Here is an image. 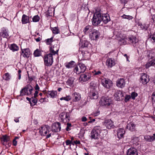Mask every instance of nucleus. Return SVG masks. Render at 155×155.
Here are the masks:
<instances>
[{
	"instance_id": "1",
	"label": "nucleus",
	"mask_w": 155,
	"mask_h": 155,
	"mask_svg": "<svg viewBox=\"0 0 155 155\" xmlns=\"http://www.w3.org/2000/svg\"><path fill=\"white\" fill-rule=\"evenodd\" d=\"M50 127L48 125H44L41 127L39 133L42 136H46V138H48L51 136Z\"/></svg>"
},
{
	"instance_id": "2",
	"label": "nucleus",
	"mask_w": 155,
	"mask_h": 155,
	"mask_svg": "<svg viewBox=\"0 0 155 155\" xmlns=\"http://www.w3.org/2000/svg\"><path fill=\"white\" fill-rule=\"evenodd\" d=\"M112 104L111 99L108 97H102L99 101V104L101 106L105 107L110 106Z\"/></svg>"
},
{
	"instance_id": "3",
	"label": "nucleus",
	"mask_w": 155,
	"mask_h": 155,
	"mask_svg": "<svg viewBox=\"0 0 155 155\" xmlns=\"http://www.w3.org/2000/svg\"><path fill=\"white\" fill-rule=\"evenodd\" d=\"M101 15L100 13H95L94 14L92 22L94 25L97 26L99 24L101 21Z\"/></svg>"
},
{
	"instance_id": "4",
	"label": "nucleus",
	"mask_w": 155,
	"mask_h": 155,
	"mask_svg": "<svg viewBox=\"0 0 155 155\" xmlns=\"http://www.w3.org/2000/svg\"><path fill=\"white\" fill-rule=\"evenodd\" d=\"M44 60L45 64L47 66H50L52 64L53 62V57L52 54H49L44 56Z\"/></svg>"
},
{
	"instance_id": "5",
	"label": "nucleus",
	"mask_w": 155,
	"mask_h": 155,
	"mask_svg": "<svg viewBox=\"0 0 155 155\" xmlns=\"http://www.w3.org/2000/svg\"><path fill=\"white\" fill-rule=\"evenodd\" d=\"M86 69V66L83 63H80L74 68V71L77 74L84 73Z\"/></svg>"
},
{
	"instance_id": "6",
	"label": "nucleus",
	"mask_w": 155,
	"mask_h": 155,
	"mask_svg": "<svg viewBox=\"0 0 155 155\" xmlns=\"http://www.w3.org/2000/svg\"><path fill=\"white\" fill-rule=\"evenodd\" d=\"M59 117L61 122L65 123L70 120V116L68 113L63 112L59 114Z\"/></svg>"
},
{
	"instance_id": "7",
	"label": "nucleus",
	"mask_w": 155,
	"mask_h": 155,
	"mask_svg": "<svg viewBox=\"0 0 155 155\" xmlns=\"http://www.w3.org/2000/svg\"><path fill=\"white\" fill-rule=\"evenodd\" d=\"M126 39L128 41L130 44L134 46L135 47L138 44V40L136 37L131 36L126 38Z\"/></svg>"
},
{
	"instance_id": "8",
	"label": "nucleus",
	"mask_w": 155,
	"mask_h": 155,
	"mask_svg": "<svg viewBox=\"0 0 155 155\" xmlns=\"http://www.w3.org/2000/svg\"><path fill=\"white\" fill-rule=\"evenodd\" d=\"M101 84L104 87L107 89L110 88L112 85V81L106 78H104L101 80Z\"/></svg>"
},
{
	"instance_id": "9",
	"label": "nucleus",
	"mask_w": 155,
	"mask_h": 155,
	"mask_svg": "<svg viewBox=\"0 0 155 155\" xmlns=\"http://www.w3.org/2000/svg\"><path fill=\"white\" fill-rule=\"evenodd\" d=\"M91 74L89 72L81 74L79 78V81L81 82H86L90 79Z\"/></svg>"
},
{
	"instance_id": "10",
	"label": "nucleus",
	"mask_w": 155,
	"mask_h": 155,
	"mask_svg": "<svg viewBox=\"0 0 155 155\" xmlns=\"http://www.w3.org/2000/svg\"><path fill=\"white\" fill-rule=\"evenodd\" d=\"M115 91V93L114 94L115 98L117 101L122 100L124 99V94L122 91L120 90L116 91L115 89H113Z\"/></svg>"
},
{
	"instance_id": "11",
	"label": "nucleus",
	"mask_w": 155,
	"mask_h": 155,
	"mask_svg": "<svg viewBox=\"0 0 155 155\" xmlns=\"http://www.w3.org/2000/svg\"><path fill=\"white\" fill-rule=\"evenodd\" d=\"M140 80L141 82L144 84H147L149 81L148 76L145 73L141 74Z\"/></svg>"
},
{
	"instance_id": "12",
	"label": "nucleus",
	"mask_w": 155,
	"mask_h": 155,
	"mask_svg": "<svg viewBox=\"0 0 155 155\" xmlns=\"http://www.w3.org/2000/svg\"><path fill=\"white\" fill-rule=\"evenodd\" d=\"M100 35V34L99 31L95 29H93L92 30V32L90 34V37H91L92 40H96L99 37Z\"/></svg>"
},
{
	"instance_id": "13",
	"label": "nucleus",
	"mask_w": 155,
	"mask_h": 155,
	"mask_svg": "<svg viewBox=\"0 0 155 155\" xmlns=\"http://www.w3.org/2000/svg\"><path fill=\"white\" fill-rule=\"evenodd\" d=\"M21 55L24 58H28L30 54V51L29 48L22 49L21 48Z\"/></svg>"
},
{
	"instance_id": "14",
	"label": "nucleus",
	"mask_w": 155,
	"mask_h": 155,
	"mask_svg": "<svg viewBox=\"0 0 155 155\" xmlns=\"http://www.w3.org/2000/svg\"><path fill=\"white\" fill-rule=\"evenodd\" d=\"M61 129V124L59 122H58L53 125L51 130L53 132H56L60 131Z\"/></svg>"
},
{
	"instance_id": "15",
	"label": "nucleus",
	"mask_w": 155,
	"mask_h": 155,
	"mask_svg": "<svg viewBox=\"0 0 155 155\" xmlns=\"http://www.w3.org/2000/svg\"><path fill=\"white\" fill-rule=\"evenodd\" d=\"M103 124L108 129H110L114 126L113 122L110 119L105 120L103 122Z\"/></svg>"
},
{
	"instance_id": "16",
	"label": "nucleus",
	"mask_w": 155,
	"mask_h": 155,
	"mask_svg": "<svg viewBox=\"0 0 155 155\" xmlns=\"http://www.w3.org/2000/svg\"><path fill=\"white\" fill-rule=\"evenodd\" d=\"M115 64V61L114 59L110 58L107 59L106 64L108 67L111 68L114 66Z\"/></svg>"
},
{
	"instance_id": "17",
	"label": "nucleus",
	"mask_w": 155,
	"mask_h": 155,
	"mask_svg": "<svg viewBox=\"0 0 155 155\" xmlns=\"http://www.w3.org/2000/svg\"><path fill=\"white\" fill-rule=\"evenodd\" d=\"M125 85V81L123 78L118 79L117 82V85L118 87L122 88Z\"/></svg>"
},
{
	"instance_id": "18",
	"label": "nucleus",
	"mask_w": 155,
	"mask_h": 155,
	"mask_svg": "<svg viewBox=\"0 0 155 155\" xmlns=\"http://www.w3.org/2000/svg\"><path fill=\"white\" fill-rule=\"evenodd\" d=\"M127 155H138L137 150L134 148H130L127 150Z\"/></svg>"
},
{
	"instance_id": "19",
	"label": "nucleus",
	"mask_w": 155,
	"mask_h": 155,
	"mask_svg": "<svg viewBox=\"0 0 155 155\" xmlns=\"http://www.w3.org/2000/svg\"><path fill=\"white\" fill-rule=\"evenodd\" d=\"M117 137L119 139H121L123 137L125 133L124 129L122 128H119L117 130Z\"/></svg>"
},
{
	"instance_id": "20",
	"label": "nucleus",
	"mask_w": 155,
	"mask_h": 155,
	"mask_svg": "<svg viewBox=\"0 0 155 155\" xmlns=\"http://www.w3.org/2000/svg\"><path fill=\"white\" fill-rule=\"evenodd\" d=\"M126 128L132 132L136 130V125L132 122L127 124Z\"/></svg>"
},
{
	"instance_id": "21",
	"label": "nucleus",
	"mask_w": 155,
	"mask_h": 155,
	"mask_svg": "<svg viewBox=\"0 0 155 155\" xmlns=\"http://www.w3.org/2000/svg\"><path fill=\"white\" fill-rule=\"evenodd\" d=\"M73 101L77 102L79 101L81 98V94L75 92L72 94Z\"/></svg>"
},
{
	"instance_id": "22",
	"label": "nucleus",
	"mask_w": 155,
	"mask_h": 155,
	"mask_svg": "<svg viewBox=\"0 0 155 155\" xmlns=\"http://www.w3.org/2000/svg\"><path fill=\"white\" fill-rule=\"evenodd\" d=\"M101 21H102L105 24L107 23L110 20V16L108 14H103L101 15Z\"/></svg>"
},
{
	"instance_id": "23",
	"label": "nucleus",
	"mask_w": 155,
	"mask_h": 155,
	"mask_svg": "<svg viewBox=\"0 0 155 155\" xmlns=\"http://www.w3.org/2000/svg\"><path fill=\"white\" fill-rule=\"evenodd\" d=\"M91 139H97L100 137V134L93 129L91 131Z\"/></svg>"
},
{
	"instance_id": "24",
	"label": "nucleus",
	"mask_w": 155,
	"mask_h": 155,
	"mask_svg": "<svg viewBox=\"0 0 155 155\" xmlns=\"http://www.w3.org/2000/svg\"><path fill=\"white\" fill-rule=\"evenodd\" d=\"M75 79L74 77L69 78L66 81V84L69 86L72 87L74 86V83Z\"/></svg>"
},
{
	"instance_id": "25",
	"label": "nucleus",
	"mask_w": 155,
	"mask_h": 155,
	"mask_svg": "<svg viewBox=\"0 0 155 155\" xmlns=\"http://www.w3.org/2000/svg\"><path fill=\"white\" fill-rule=\"evenodd\" d=\"M28 90L27 89V85L22 89L20 91V95L23 96L24 95H29V92H28Z\"/></svg>"
},
{
	"instance_id": "26",
	"label": "nucleus",
	"mask_w": 155,
	"mask_h": 155,
	"mask_svg": "<svg viewBox=\"0 0 155 155\" xmlns=\"http://www.w3.org/2000/svg\"><path fill=\"white\" fill-rule=\"evenodd\" d=\"M29 22L28 16L25 15H23L21 19V22L23 24H25Z\"/></svg>"
},
{
	"instance_id": "27",
	"label": "nucleus",
	"mask_w": 155,
	"mask_h": 155,
	"mask_svg": "<svg viewBox=\"0 0 155 155\" xmlns=\"http://www.w3.org/2000/svg\"><path fill=\"white\" fill-rule=\"evenodd\" d=\"M0 36L3 38H7L8 36V35L6 30L3 29L1 32H0Z\"/></svg>"
},
{
	"instance_id": "28",
	"label": "nucleus",
	"mask_w": 155,
	"mask_h": 155,
	"mask_svg": "<svg viewBox=\"0 0 155 155\" xmlns=\"http://www.w3.org/2000/svg\"><path fill=\"white\" fill-rule=\"evenodd\" d=\"M90 98L91 99H96L98 98V96L97 92H91L90 93Z\"/></svg>"
},
{
	"instance_id": "29",
	"label": "nucleus",
	"mask_w": 155,
	"mask_h": 155,
	"mask_svg": "<svg viewBox=\"0 0 155 155\" xmlns=\"http://www.w3.org/2000/svg\"><path fill=\"white\" fill-rule=\"evenodd\" d=\"M155 64V58L151 61H149L145 65L146 68H148L151 66H153Z\"/></svg>"
},
{
	"instance_id": "30",
	"label": "nucleus",
	"mask_w": 155,
	"mask_h": 155,
	"mask_svg": "<svg viewBox=\"0 0 155 155\" xmlns=\"http://www.w3.org/2000/svg\"><path fill=\"white\" fill-rule=\"evenodd\" d=\"M48 94L52 98L56 97L57 95V91H48Z\"/></svg>"
},
{
	"instance_id": "31",
	"label": "nucleus",
	"mask_w": 155,
	"mask_h": 155,
	"mask_svg": "<svg viewBox=\"0 0 155 155\" xmlns=\"http://www.w3.org/2000/svg\"><path fill=\"white\" fill-rule=\"evenodd\" d=\"M147 56L149 58L152 59L155 56V52L152 51H149L147 52Z\"/></svg>"
},
{
	"instance_id": "32",
	"label": "nucleus",
	"mask_w": 155,
	"mask_h": 155,
	"mask_svg": "<svg viewBox=\"0 0 155 155\" xmlns=\"http://www.w3.org/2000/svg\"><path fill=\"white\" fill-rule=\"evenodd\" d=\"M102 129V128L100 126H97L94 127L93 130H94L95 132H97L100 134Z\"/></svg>"
},
{
	"instance_id": "33",
	"label": "nucleus",
	"mask_w": 155,
	"mask_h": 155,
	"mask_svg": "<svg viewBox=\"0 0 155 155\" xmlns=\"http://www.w3.org/2000/svg\"><path fill=\"white\" fill-rule=\"evenodd\" d=\"M74 61H71L69 62L68 64H67L65 65V66L66 67V68H71L74 67Z\"/></svg>"
},
{
	"instance_id": "34",
	"label": "nucleus",
	"mask_w": 155,
	"mask_h": 155,
	"mask_svg": "<svg viewBox=\"0 0 155 155\" xmlns=\"http://www.w3.org/2000/svg\"><path fill=\"white\" fill-rule=\"evenodd\" d=\"M107 133V132L106 130L102 129L100 132V136H101V137H104L106 136Z\"/></svg>"
},
{
	"instance_id": "35",
	"label": "nucleus",
	"mask_w": 155,
	"mask_h": 155,
	"mask_svg": "<svg viewBox=\"0 0 155 155\" xmlns=\"http://www.w3.org/2000/svg\"><path fill=\"white\" fill-rule=\"evenodd\" d=\"M121 17L124 19H127L129 20H131L133 18V17L131 16L126 15L125 14H124Z\"/></svg>"
},
{
	"instance_id": "36",
	"label": "nucleus",
	"mask_w": 155,
	"mask_h": 155,
	"mask_svg": "<svg viewBox=\"0 0 155 155\" xmlns=\"http://www.w3.org/2000/svg\"><path fill=\"white\" fill-rule=\"evenodd\" d=\"M11 49L13 51H17L18 49V47L15 44L12 45L10 47Z\"/></svg>"
},
{
	"instance_id": "37",
	"label": "nucleus",
	"mask_w": 155,
	"mask_h": 155,
	"mask_svg": "<svg viewBox=\"0 0 155 155\" xmlns=\"http://www.w3.org/2000/svg\"><path fill=\"white\" fill-rule=\"evenodd\" d=\"M91 27L90 26H87L84 28L83 31L85 34H87L89 31H90Z\"/></svg>"
},
{
	"instance_id": "38",
	"label": "nucleus",
	"mask_w": 155,
	"mask_h": 155,
	"mask_svg": "<svg viewBox=\"0 0 155 155\" xmlns=\"http://www.w3.org/2000/svg\"><path fill=\"white\" fill-rule=\"evenodd\" d=\"M34 55L35 57L39 56L41 55V52L38 49H37L35 51Z\"/></svg>"
},
{
	"instance_id": "39",
	"label": "nucleus",
	"mask_w": 155,
	"mask_h": 155,
	"mask_svg": "<svg viewBox=\"0 0 155 155\" xmlns=\"http://www.w3.org/2000/svg\"><path fill=\"white\" fill-rule=\"evenodd\" d=\"M81 47L83 48L87 47L89 45L88 42L85 40L83 41L81 43Z\"/></svg>"
},
{
	"instance_id": "40",
	"label": "nucleus",
	"mask_w": 155,
	"mask_h": 155,
	"mask_svg": "<svg viewBox=\"0 0 155 155\" xmlns=\"http://www.w3.org/2000/svg\"><path fill=\"white\" fill-rule=\"evenodd\" d=\"M3 78L6 81H8L10 79V75L8 73H7L3 76Z\"/></svg>"
},
{
	"instance_id": "41",
	"label": "nucleus",
	"mask_w": 155,
	"mask_h": 155,
	"mask_svg": "<svg viewBox=\"0 0 155 155\" xmlns=\"http://www.w3.org/2000/svg\"><path fill=\"white\" fill-rule=\"evenodd\" d=\"M27 87L29 91L28 92L29 94H31L32 93V91H33L32 87L30 84H28L27 85Z\"/></svg>"
},
{
	"instance_id": "42",
	"label": "nucleus",
	"mask_w": 155,
	"mask_h": 155,
	"mask_svg": "<svg viewBox=\"0 0 155 155\" xmlns=\"http://www.w3.org/2000/svg\"><path fill=\"white\" fill-rule=\"evenodd\" d=\"M52 31L53 33L55 34H58L59 32V31L58 27H55L53 28Z\"/></svg>"
},
{
	"instance_id": "43",
	"label": "nucleus",
	"mask_w": 155,
	"mask_h": 155,
	"mask_svg": "<svg viewBox=\"0 0 155 155\" xmlns=\"http://www.w3.org/2000/svg\"><path fill=\"white\" fill-rule=\"evenodd\" d=\"M40 18L38 15L35 16L32 18L33 21L34 22H37L39 21Z\"/></svg>"
},
{
	"instance_id": "44",
	"label": "nucleus",
	"mask_w": 155,
	"mask_h": 155,
	"mask_svg": "<svg viewBox=\"0 0 155 155\" xmlns=\"http://www.w3.org/2000/svg\"><path fill=\"white\" fill-rule=\"evenodd\" d=\"M50 54H52V56L53 55H54L58 53L57 52L55 51L52 48V47H51L50 48Z\"/></svg>"
},
{
	"instance_id": "45",
	"label": "nucleus",
	"mask_w": 155,
	"mask_h": 155,
	"mask_svg": "<svg viewBox=\"0 0 155 155\" xmlns=\"http://www.w3.org/2000/svg\"><path fill=\"white\" fill-rule=\"evenodd\" d=\"M2 138L4 142H7L10 140L9 137L6 135L3 136L2 137Z\"/></svg>"
},
{
	"instance_id": "46",
	"label": "nucleus",
	"mask_w": 155,
	"mask_h": 155,
	"mask_svg": "<svg viewBox=\"0 0 155 155\" xmlns=\"http://www.w3.org/2000/svg\"><path fill=\"white\" fill-rule=\"evenodd\" d=\"M53 38L51 37L50 38H48L47 40H46V44L48 45L51 44L53 41Z\"/></svg>"
},
{
	"instance_id": "47",
	"label": "nucleus",
	"mask_w": 155,
	"mask_h": 155,
	"mask_svg": "<svg viewBox=\"0 0 155 155\" xmlns=\"http://www.w3.org/2000/svg\"><path fill=\"white\" fill-rule=\"evenodd\" d=\"M71 99V97L70 96H67L65 97H62L60 98L61 100H64L67 101H68L70 100Z\"/></svg>"
},
{
	"instance_id": "48",
	"label": "nucleus",
	"mask_w": 155,
	"mask_h": 155,
	"mask_svg": "<svg viewBox=\"0 0 155 155\" xmlns=\"http://www.w3.org/2000/svg\"><path fill=\"white\" fill-rule=\"evenodd\" d=\"M52 47V48L55 51H56L58 53L59 50V48L57 45H54Z\"/></svg>"
},
{
	"instance_id": "49",
	"label": "nucleus",
	"mask_w": 155,
	"mask_h": 155,
	"mask_svg": "<svg viewBox=\"0 0 155 155\" xmlns=\"http://www.w3.org/2000/svg\"><path fill=\"white\" fill-rule=\"evenodd\" d=\"M137 96V94L135 92H133L131 93V97L132 98L133 100L135 99V97Z\"/></svg>"
},
{
	"instance_id": "50",
	"label": "nucleus",
	"mask_w": 155,
	"mask_h": 155,
	"mask_svg": "<svg viewBox=\"0 0 155 155\" xmlns=\"http://www.w3.org/2000/svg\"><path fill=\"white\" fill-rule=\"evenodd\" d=\"M30 100L34 103L35 104H36L37 103V100L36 98V97H34V98L31 97L30 99Z\"/></svg>"
},
{
	"instance_id": "51",
	"label": "nucleus",
	"mask_w": 155,
	"mask_h": 155,
	"mask_svg": "<svg viewBox=\"0 0 155 155\" xmlns=\"http://www.w3.org/2000/svg\"><path fill=\"white\" fill-rule=\"evenodd\" d=\"M151 137L150 136L147 135L144 137V139L147 141L149 142L150 141Z\"/></svg>"
},
{
	"instance_id": "52",
	"label": "nucleus",
	"mask_w": 155,
	"mask_h": 155,
	"mask_svg": "<svg viewBox=\"0 0 155 155\" xmlns=\"http://www.w3.org/2000/svg\"><path fill=\"white\" fill-rule=\"evenodd\" d=\"M140 26L142 29L147 30L148 28V26L145 24L141 25Z\"/></svg>"
},
{
	"instance_id": "53",
	"label": "nucleus",
	"mask_w": 155,
	"mask_h": 155,
	"mask_svg": "<svg viewBox=\"0 0 155 155\" xmlns=\"http://www.w3.org/2000/svg\"><path fill=\"white\" fill-rule=\"evenodd\" d=\"M67 127L66 128V130L69 131L70 130V127H71V123H67Z\"/></svg>"
},
{
	"instance_id": "54",
	"label": "nucleus",
	"mask_w": 155,
	"mask_h": 155,
	"mask_svg": "<svg viewBox=\"0 0 155 155\" xmlns=\"http://www.w3.org/2000/svg\"><path fill=\"white\" fill-rule=\"evenodd\" d=\"M100 111L97 110V111L94 112L93 113V115L94 116H97L100 114Z\"/></svg>"
},
{
	"instance_id": "55",
	"label": "nucleus",
	"mask_w": 155,
	"mask_h": 155,
	"mask_svg": "<svg viewBox=\"0 0 155 155\" xmlns=\"http://www.w3.org/2000/svg\"><path fill=\"white\" fill-rule=\"evenodd\" d=\"M130 97L129 95H126L125 97V101L126 102H127L130 99Z\"/></svg>"
},
{
	"instance_id": "56",
	"label": "nucleus",
	"mask_w": 155,
	"mask_h": 155,
	"mask_svg": "<svg viewBox=\"0 0 155 155\" xmlns=\"http://www.w3.org/2000/svg\"><path fill=\"white\" fill-rule=\"evenodd\" d=\"M95 73L94 74V75H100V74H101V73L100 71H94Z\"/></svg>"
},
{
	"instance_id": "57",
	"label": "nucleus",
	"mask_w": 155,
	"mask_h": 155,
	"mask_svg": "<svg viewBox=\"0 0 155 155\" xmlns=\"http://www.w3.org/2000/svg\"><path fill=\"white\" fill-rule=\"evenodd\" d=\"M152 99L153 101L155 102V91L152 94Z\"/></svg>"
},
{
	"instance_id": "58",
	"label": "nucleus",
	"mask_w": 155,
	"mask_h": 155,
	"mask_svg": "<svg viewBox=\"0 0 155 155\" xmlns=\"http://www.w3.org/2000/svg\"><path fill=\"white\" fill-rule=\"evenodd\" d=\"M66 145H70V146H71V141L70 140H67L66 141Z\"/></svg>"
},
{
	"instance_id": "59",
	"label": "nucleus",
	"mask_w": 155,
	"mask_h": 155,
	"mask_svg": "<svg viewBox=\"0 0 155 155\" xmlns=\"http://www.w3.org/2000/svg\"><path fill=\"white\" fill-rule=\"evenodd\" d=\"M151 37V40H153V41L155 42V33H154V35H152Z\"/></svg>"
},
{
	"instance_id": "60",
	"label": "nucleus",
	"mask_w": 155,
	"mask_h": 155,
	"mask_svg": "<svg viewBox=\"0 0 155 155\" xmlns=\"http://www.w3.org/2000/svg\"><path fill=\"white\" fill-rule=\"evenodd\" d=\"M52 12V11H51L49 8L47 12V14H48V15L49 16L51 15Z\"/></svg>"
},
{
	"instance_id": "61",
	"label": "nucleus",
	"mask_w": 155,
	"mask_h": 155,
	"mask_svg": "<svg viewBox=\"0 0 155 155\" xmlns=\"http://www.w3.org/2000/svg\"><path fill=\"white\" fill-rule=\"evenodd\" d=\"M74 143H75V144H80V142L79 140H77L74 141Z\"/></svg>"
},
{
	"instance_id": "62",
	"label": "nucleus",
	"mask_w": 155,
	"mask_h": 155,
	"mask_svg": "<svg viewBox=\"0 0 155 155\" xmlns=\"http://www.w3.org/2000/svg\"><path fill=\"white\" fill-rule=\"evenodd\" d=\"M87 120V118L85 117H82L81 120L82 121L84 122Z\"/></svg>"
},
{
	"instance_id": "63",
	"label": "nucleus",
	"mask_w": 155,
	"mask_h": 155,
	"mask_svg": "<svg viewBox=\"0 0 155 155\" xmlns=\"http://www.w3.org/2000/svg\"><path fill=\"white\" fill-rule=\"evenodd\" d=\"M13 144L14 146H16L17 144V141L15 139H14L13 141Z\"/></svg>"
},
{
	"instance_id": "64",
	"label": "nucleus",
	"mask_w": 155,
	"mask_h": 155,
	"mask_svg": "<svg viewBox=\"0 0 155 155\" xmlns=\"http://www.w3.org/2000/svg\"><path fill=\"white\" fill-rule=\"evenodd\" d=\"M35 39L37 42H38L41 41V37H39L37 38H35Z\"/></svg>"
}]
</instances>
